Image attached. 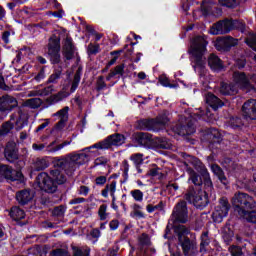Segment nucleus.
<instances>
[{"instance_id":"nucleus-1","label":"nucleus","mask_w":256,"mask_h":256,"mask_svg":"<svg viewBox=\"0 0 256 256\" xmlns=\"http://www.w3.org/2000/svg\"><path fill=\"white\" fill-rule=\"evenodd\" d=\"M207 38L205 36H197L193 39L189 53L192 66L196 73H204L205 65H207V59L205 58V53H207Z\"/></svg>"},{"instance_id":"nucleus-2","label":"nucleus","mask_w":256,"mask_h":256,"mask_svg":"<svg viewBox=\"0 0 256 256\" xmlns=\"http://www.w3.org/2000/svg\"><path fill=\"white\" fill-rule=\"evenodd\" d=\"M232 205L238 208V214L248 223H256V205L253 197L247 193H235L232 198Z\"/></svg>"},{"instance_id":"nucleus-3","label":"nucleus","mask_w":256,"mask_h":256,"mask_svg":"<svg viewBox=\"0 0 256 256\" xmlns=\"http://www.w3.org/2000/svg\"><path fill=\"white\" fill-rule=\"evenodd\" d=\"M89 161V156L85 153L72 152L62 158H55L54 167L64 169L67 175L75 173L81 165H85Z\"/></svg>"},{"instance_id":"nucleus-4","label":"nucleus","mask_w":256,"mask_h":256,"mask_svg":"<svg viewBox=\"0 0 256 256\" xmlns=\"http://www.w3.org/2000/svg\"><path fill=\"white\" fill-rule=\"evenodd\" d=\"M51 177L45 172L40 173L36 179V185L41 191L45 193H55L57 191V185H63L67 178L59 171V169L51 170Z\"/></svg>"},{"instance_id":"nucleus-5","label":"nucleus","mask_w":256,"mask_h":256,"mask_svg":"<svg viewBox=\"0 0 256 256\" xmlns=\"http://www.w3.org/2000/svg\"><path fill=\"white\" fill-rule=\"evenodd\" d=\"M233 77L235 84H228L225 82L221 84L220 93L222 95H236L239 89H246L247 91H251V89H253V85L249 81V78L245 76V73L235 72Z\"/></svg>"},{"instance_id":"nucleus-6","label":"nucleus","mask_w":256,"mask_h":256,"mask_svg":"<svg viewBox=\"0 0 256 256\" xmlns=\"http://www.w3.org/2000/svg\"><path fill=\"white\" fill-rule=\"evenodd\" d=\"M175 233H177L178 235L179 243L185 255H193L197 253V244L189 240V238L185 237V235L189 233V230L185 226L183 225L178 226L175 229Z\"/></svg>"},{"instance_id":"nucleus-7","label":"nucleus","mask_w":256,"mask_h":256,"mask_svg":"<svg viewBox=\"0 0 256 256\" xmlns=\"http://www.w3.org/2000/svg\"><path fill=\"white\" fill-rule=\"evenodd\" d=\"M125 143V136L123 134H113L108 136L104 141L98 142L90 147L84 148L82 151H89V149H109L110 147H119Z\"/></svg>"},{"instance_id":"nucleus-8","label":"nucleus","mask_w":256,"mask_h":256,"mask_svg":"<svg viewBox=\"0 0 256 256\" xmlns=\"http://www.w3.org/2000/svg\"><path fill=\"white\" fill-rule=\"evenodd\" d=\"M169 123V112L163 111L156 119L142 120L140 121V129L146 131H157V127L160 125H167Z\"/></svg>"},{"instance_id":"nucleus-9","label":"nucleus","mask_w":256,"mask_h":256,"mask_svg":"<svg viewBox=\"0 0 256 256\" xmlns=\"http://www.w3.org/2000/svg\"><path fill=\"white\" fill-rule=\"evenodd\" d=\"M230 209L231 205L229 204V200L226 198H221L219 200V204L215 207V210L212 213L214 223H222L223 219L229 215Z\"/></svg>"},{"instance_id":"nucleus-10","label":"nucleus","mask_w":256,"mask_h":256,"mask_svg":"<svg viewBox=\"0 0 256 256\" xmlns=\"http://www.w3.org/2000/svg\"><path fill=\"white\" fill-rule=\"evenodd\" d=\"M185 199L189 203H193V205L199 209H202V207H207V204L209 203L207 194L203 190H198L197 192H188L185 196Z\"/></svg>"},{"instance_id":"nucleus-11","label":"nucleus","mask_w":256,"mask_h":256,"mask_svg":"<svg viewBox=\"0 0 256 256\" xmlns=\"http://www.w3.org/2000/svg\"><path fill=\"white\" fill-rule=\"evenodd\" d=\"M61 39L58 36L53 35L49 39L48 44V54L51 57L52 63H59L61 59V55H59V51H61Z\"/></svg>"},{"instance_id":"nucleus-12","label":"nucleus","mask_w":256,"mask_h":256,"mask_svg":"<svg viewBox=\"0 0 256 256\" xmlns=\"http://www.w3.org/2000/svg\"><path fill=\"white\" fill-rule=\"evenodd\" d=\"M192 165L194 169H196V171H198V173H200L204 178L205 187H207L208 191H211V189H213V182L211 181L209 172L207 171L205 165H203V162L197 158H192Z\"/></svg>"},{"instance_id":"nucleus-13","label":"nucleus","mask_w":256,"mask_h":256,"mask_svg":"<svg viewBox=\"0 0 256 256\" xmlns=\"http://www.w3.org/2000/svg\"><path fill=\"white\" fill-rule=\"evenodd\" d=\"M9 179L10 181H21L23 173L20 170H13V168L0 164V181Z\"/></svg>"},{"instance_id":"nucleus-14","label":"nucleus","mask_w":256,"mask_h":256,"mask_svg":"<svg viewBox=\"0 0 256 256\" xmlns=\"http://www.w3.org/2000/svg\"><path fill=\"white\" fill-rule=\"evenodd\" d=\"M172 217H174L175 221H177L178 223H187L189 219L188 212H187V203L185 202L178 203L177 206L174 208Z\"/></svg>"},{"instance_id":"nucleus-15","label":"nucleus","mask_w":256,"mask_h":256,"mask_svg":"<svg viewBox=\"0 0 256 256\" xmlns=\"http://www.w3.org/2000/svg\"><path fill=\"white\" fill-rule=\"evenodd\" d=\"M239 44V40L233 37L218 38L215 42V47L218 51H229L231 47H235Z\"/></svg>"},{"instance_id":"nucleus-16","label":"nucleus","mask_w":256,"mask_h":256,"mask_svg":"<svg viewBox=\"0 0 256 256\" xmlns=\"http://www.w3.org/2000/svg\"><path fill=\"white\" fill-rule=\"evenodd\" d=\"M242 115L247 121L256 119V100H248L242 106Z\"/></svg>"},{"instance_id":"nucleus-17","label":"nucleus","mask_w":256,"mask_h":256,"mask_svg":"<svg viewBox=\"0 0 256 256\" xmlns=\"http://www.w3.org/2000/svg\"><path fill=\"white\" fill-rule=\"evenodd\" d=\"M224 29V34L233 31V29H239L240 31H245V23L239 20H223L219 22Z\"/></svg>"},{"instance_id":"nucleus-18","label":"nucleus","mask_w":256,"mask_h":256,"mask_svg":"<svg viewBox=\"0 0 256 256\" xmlns=\"http://www.w3.org/2000/svg\"><path fill=\"white\" fill-rule=\"evenodd\" d=\"M17 105V99L13 96L4 95L0 97V111H13Z\"/></svg>"},{"instance_id":"nucleus-19","label":"nucleus","mask_w":256,"mask_h":256,"mask_svg":"<svg viewBox=\"0 0 256 256\" xmlns=\"http://www.w3.org/2000/svg\"><path fill=\"white\" fill-rule=\"evenodd\" d=\"M70 93L67 91V88H63L60 92L51 95L47 101L51 105H55V103H59L60 101H63L64 99H67L69 97Z\"/></svg>"},{"instance_id":"nucleus-20","label":"nucleus","mask_w":256,"mask_h":256,"mask_svg":"<svg viewBox=\"0 0 256 256\" xmlns=\"http://www.w3.org/2000/svg\"><path fill=\"white\" fill-rule=\"evenodd\" d=\"M208 65L213 71H221L223 69V61L215 54H210L208 57Z\"/></svg>"},{"instance_id":"nucleus-21","label":"nucleus","mask_w":256,"mask_h":256,"mask_svg":"<svg viewBox=\"0 0 256 256\" xmlns=\"http://www.w3.org/2000/svg\"><path fill=\"white\" fill-rule=\"evenodd\" d=\"M55 91V88L53 86H48L45 88H36L35 90H32L29 92V97H47V95H51Z\"/></svg>"},{"instance_id":"nucleus-22","label":"nucleus","mask_w":256,"mask_h":256,"mask_svg":"<svg viewBox=\"0 0 256 256\" xmlns=\"http://www.w3.org/2000/svg\"><path fill=\"white\" fill-rule=\"evenodd\" d=\"M63 53H64V57H66V59L73 58V54L75 53V47L73 46V39H71L69 37H67L65 39Z\"/></svg>"},{"instance_id":"nucleus-23","label":"nucleus","mask_w":256,"mask_h":256,"mask_svg":"<svg viewBox=\"0 0 256 256\" xmlns=\"http://www.w3.org/2000/svg\"><path fill=\"white\" fill-rule=\"evenodd\" d=\"M117 191V182L112 181L109 184L105 186V188L102 190L101 195L102 197H109V195L112 197L113 201H115V193Z\"/></svg>"},{"instance_id":"nucleus-24","label":"nucleus","mask_w":256,"mask_h":256,"mask_svg":"<svg viewBox=\"0 0 256 256\" xmlns=\"http://www.w3.org/2000/svg\"><path fill=\"white\" fill-rule=\"evenodd\" d=\"M68 145H71V141H64L61 144L57 143V140L51 142L48 146H46L47 153H57L61 151V149H65Z\"/></svg>"},{"instance_id":"nucleus-25","label":"nucleus","mask_w":256,"mask_h":256,"mask_svg":"<svg viewBox=\"0 0 256 256\" xmlns=\"http://www.w3.org/2000/svg\"><path fill=\"white\" fill-rule=\"evenodd\" d=\"M206 103L210 105V107H212L214 111H217L219 107H223V101H221L217 96L211 93H208L206 95Z\"/></svg>"},{"instance_id":"nucleus-26","label":"nucleus","mask_w":256,"mask_h":256,"mask_svg":"<svg viewBox=\"0 0 256 256\" xmlns=\"http://www.w3.org/2000/svg\"><path fill=\"white\" fill-rule=\"evenodd\" d=\"M16 199L20 205H27L33 199V194L29 190H22L16 194Z\"/></svg>"},{"instance_id":"nucleus-27","label":"nucleus","mask_w":256,"mask_h":256,"mask_svg":"<svg viewBox=\"0 0 256 256\" xmlns=\"http://www.w3.org/2000/svg\"><path fill=\"white\" fill-rule=\"evenodd\" d=\"M233 237H235V233L233 232V228L230 225H226L222 230V239L226 245H229L231 241H233Z\"/></svg>"},{"instance_id":"nucleus-28","label":"nucleus","mask_w":256,"mask_h":256,"mask_svg":"<svg viewBox=\"0 0 256 256\" xmlns=\"http://www.w3.org/2000/svg\"><path fill=\"white\" fill-rule=\"evenodd\" d=\"M9 215L13 221H21V219H25V211L17 206L10 209Z\"/></svg>"},{"instance_id":"nucleus-29","label":"nucleus","mask_w":256,"mask_h":256,"mask_svg":"<svg viewBox=\"0 0 256 256\" xmlns=\"http://www.w3.org/2000/svg\"><path fill=\"white\" fill-rule=\"evenodd\" d=\"M211 170L214 173V175L218 177L219 181L223 183V185H227V183H229V181L227 180V177L225 176V173L223 172L221 167H219L217 164H213L211 166Z\"/></svg>"},{"instance_id":"nucleus-30","label":"nucleus","mask_w":256,"mask_h":256,"mask_svg":"<svg viewBox=\"0 0 256 256\" xmlns=\"http://www.w3.org/2000/svg\"><path fill=\"white\" fill-rule=\"evenodd\" d=\"M53 117H57L59 119L60 125H63V123H67L69 119V106H66L53 114Z\"/></svg>"},{"instance_id":"nucleus-31","label":"nucleus","mask_w":256,"mask_h":256,"mask_svg":"<svg viewBox=\"0 0 256 256\" xmlns=\"http://www.w3.org/2000/svg\"><path fill=\"white\" fill-rule=\"evenodd\" d=\"M4 155L8 161L17 159V151H15V143H8L4 150Z\"/></svg>"},{"instance_id":"nucleus-32","label":"nucleus","mask_w":256,"mask_h":256,"mask_svg":"<svg viewBox=\"0 0 256 256\" xmlns=\"http://www.w3.org/2000/svg\"><path fill=\"white\" fill-rule=\"evenodd\" d=\"M186 173L189 175L188 181H191L194 185H201V183H203L197 172H195L191 167H187Z\"/></svg>"},{"instance_id":"nucleus-33","label":"nucleus","mask_w":256,"mask_h":256,"mask_svg":"<svg viewBox=\"0 0 256 256\" xmlns=\"http://www.w3.org/2000/svg\"><path fill=\"white\" fill-rule=\"evenodd\" d=\"M42 104L43 100L40 98H31L23 103L24 107H29V109H38V107H41Z\"/></svg>"},{"instance_id":"nucleus-34","label":"nucleus","mask_w":256,"mask_h":256,"mask_svg":"<svg viewBox=\"0 0 256 256\" xmlns=\"http://www.w3.org/2000/svg\"><path fill=\"white\" fill-rule=\"evenodd\" d=\"M209 32L210 35H225V29L222 28L220 22L213 24Z\"/></svg>"},{"instance_id":"nucleus-35","label":"nucleus","mask_w":256,"mask_h":256,"mask_svg":"<svg viewBox=\"0 0 256 256\" xmlns=\"http://www.w3.org/2000/svg\"><path fill=\"white\" fill-rule=\"evenodd\" d=\"M125 69V66L123 65H119V66H116L114 68V70H112L108 76H107V81H111V79H113V77H115V75H123V71Z\"/></svg>"},{"instance_id":"nucleus-36","label":"nucleus","mask_w":256,"mask_h":256,"mask_svg":"<svg viewBox=\"0 0 256 256\" xmlns=\"http://www.w3.org/2000/svg\"><path fill=\"white\" fill-rule=\"evenodd\" d=\"M213 2L211 0H204L201 5V11L203 15H209L211 13V7H213Z\"/></svg>"},{"instance_id":"nucleus-37","label":"nucleus","mask_w":256,"mask_h":256,"mask_svg":"<svg viewBox=\"0 0 256 256\" xmlns=\"http://www.w3.org/2000/svg\"><path fill=\"white\" fill-rule=\"evenodd\" d=\"M130 195L137 203H141L143 201L144 194L143 191L139 189L130 191Z\"/></svg>"},{"instance_id":"nucleus-38","label":"nucleus","mask_w":256,"mask_h":256,"mask_svg":"<svg viewBox=\"0 0 256 256\" xmlns=\"http://www.w3.org/2000/svg\"><path fill=\"white\" fill-rule=\"evenodd\" d=\"M13 127H15V125L13 124V121H11L10 119V121L2 125L0 135H7V133H10L11 130H13Z\"/></svg>"},{"instance_id":"nucleus-39","label":"nucleus","mask_w":256,"mask_h":256,"mask_svg":"<svg viewBox=\"0 0 256 256\" xmlns=\"http://www.w3.org/2000/svg\"><path fill=\"white\" fill-rule=\"evenodd\" d=\"M130 160L134 163L135 167H139V165H143V154H132L130 156Z\"/></svg>"},{"instance_id":"nucleus-40","label":"nucleus","mask_w":256,"mask_h":256,"mask_svg":"<svg viewBox=\"0 0 256 256\" xmlns=\"http://www.w3.org/2000/svg\"><path fill=\"white\" fill-rule=\"evenodd\" d=\"M248 47H251L253 51H256V34H249L245 40Z\"/></svg>"},{"instance_id":"nucleus-41","label":"nucleus","mask_w":256,"mask_h":256,"mask_svg":"<svg viewBox=\"0 0 256 256\" xmlns=\"http://www.w3.org/2000/svg\"><path fill=\"white\" fill-rule=\"evenodd\" d=\"M98 215L101 221H105L107 217H109V213H107V204H102L98 209Z\"/></svg>"},{"instance_id":"nucleus-42","label":"nucleus","mask_w":256,"mask_h":256,"mask_svg":"<svg viewBox=\"0 0 256 256\" xmlns=\"http://www.w3.org/2000/svg\"><path fill=\"white\" fill-rule=\"evenodd\" d=\"M146 211L148 213H155V211H163V202H160L157 205L148 204L146 206Z\"/></svg>"},{"instance_id":"nucleus-43","label":"nucleus","mask_w":256,"mask_h":256,"mask_svg":"<svg viewBox=\"0 0 256 256\" xmlns=\"http://www.w3.org/2000/svg\"><path fill=\"white\" fill-rule=\"evenodd\" d=\"M158 147H160V149H171L173 144H171V141H169L167 138H161L158 140Z\"/></svg>"},{"instance_id":"nucleus-44","label":"nucleus","mask_w":256,"mask_h":256,"mask_svg":"<svg viewBox=\"0 0 256 256\" xmlns=\"http://www.w3.org/2000/svg\"><path fill=\"white\" fill-rule=\"evenodd\" d=\"M11 121L13 122V125H15L16 131H19L25 127V121H23L22 118L11 117Z\"/></svg>"},{"instance_id":"nucleus-45","label":"nucleus","mask_w":256,"mask_h":256,"mask_svg":"<svg viewBox=\"0 0 256 256\" xmlns=\"http://www.w3.org/2000/svg\"><path fill=\"white\" fill-rule=\"evenodd\" d=\"M135 137L140 145H147V140L149 139V136L146 133H136Z\"/></svg>"},{"instance_id":"nucleus-46","label":"nucleus","mask_w":256,"mask_h":256,"mask_svg":"<svg viewBox=\"0 0 256 256\" xmlns=\"http://www.w3.org/2000/svg\"><path fill=\"white\" fill-rule=\"evenodd\" d=\"M47 162L43 159H37L34 163V168L36 171H43V169H46Z\"/></svg>"},{"instance_id":"nucleus-47","label":"nucleus","mask_w":256,"mask_h":256,"mask_svg":"<svg viewBox=\"0 0 256 256\" xmlns=\"http://www.w3.org/2000/svg\"><path fill=\"white\" fill-rule=\"evenodd\" d=\"M101 51L99 44H89L88 45V55H97Z\"/></svg>"},{"instance_id":"nucleus-48","label":"nucleus","mask_w":256,"mask_h":256,"mask_svg":"<svg viewBox=\"0 0 256 256\" xmlns=\"http://www.w3.org/2000/svg\"><path fill=\"white\" fill-rule=\"evenodd\" d=\"M159 83L163 86V87H170V89H173V87H175L174 85L171 84V82H169V78L165 75H161L159 77Z\"/></svg>"},{"instance_id":"nucleus-49","label":"nucleus","mask_w":256,"mask_h":256,"mask_svg":"<svg viewBox=\"0 0 256 256\" xmlns=\"http://www.w3.org/2000/svg\"><path fill=\"white\" fill-rule=\"evenodd\" d=\"M61 79V70H56L48 79V83H57Z\"/></svg>"},{"instance_id":"nucleus-50","label":"nucleus","mask_w":256,"mask_h":256,"mask_svg":"<svg viewBox=\"0 0 256 256\" xmlns=\"http://www.w3.org/2000/svg\"><path fill=\"white\" fill-rule=\"evenodd\" d=\"M219 4L222 5V7H235L237 0H219Z\"/></svg>"},{"instance_id":"nucleus-51","label":"nucleus","mask_w":256,"mask_h":256,"mask_svg":"<svg viewBox=\"0 0 256 256\" xmlns=\"http://www.w3.org/2000/svg\"><path fill=\"white\" fill-rule=\"evenodd\" d=\"M229 251L232 256H243V251H241V248L237 246H230Z\"/></svg>"},{"instance_id":"nucleus-52","label":"nucleus","mask_w":256,"mask_h":256,"mask_svg":"<svg viewBox=\"0 0 256 256\" xmlns=\"http://www.w3.org/2000/svg\"><path fill=\"white\" fill-rule=\"evenodd\" d=\"M65 211H66L65 206H58L54 208L53 215H55L56 217H61V215L65 214Z\"/></svg>"},{"instance_id":"nucleus-53","label":"nucleus","mask_w":256,"mask_h":256,"mask_svg":"<svg viewBox=\"0 0 256 256\" xmlns=\"http://www.w3.org/2000/svg\"><path fill=\"white\" fill-rule=\"evenodd\" d=\"M201 247H207L209 245V234L207 232H204L201 236Z\"/></svg>"},{"instance_id":"nucleus-54","label":"nucleus","mask_w":256,"mask_h":256,"mask_svg":"<svg viewBox=\"0 0 256 256\" xmlns=\"http://www.w3.org/2000/svg\"><path fill=\"white\" fill-rule=\"evenodd\" d=\"M74 256H87V251H83L81 248L73 247Z\"/></svg>"},{"instance_id":"nucleus-55","label":"nucleus","mask_w":256,"mask_h":256,"mask_svg":"<svg viewBox=\"0 0 256 256\" xmlns=\"http://www.w3.org/2000/svg\"><path fill=\"white\" fill-rule=\"evenodd\" d=\"M79 81H80L79 78L75 76L72 86L70 88L71 93H75V91H77V87H79Z\"/></svg>"},{"instance_id":"nucleus-56","label":"nucleus","mask_w":256,"mask_h":256,"mask_svg":"<svg viewBox=\"0 0 256 256\" xmlns=\"http://www.w3.org/2000/svg\"><path fill=\"white\" fill-rule=\"evenodd\" d=\"M45 144H42V143H40V144H37V143H34V144H32V149L34 150V151H43V149H45Z\"/></svg>"},{"instance_id":"nucleus-57","label":"nucleus","mask_w":256,"mask_h":256,"mask_svg":"<svg viewBox=\"0 0 256 256\" xmlns=\"http://www.w3.org/2000/svg\"><path fill=\"white\" fill-rule=\"evenodd\" d=\"M96 185H105L107 183V177L100 176L96 178Z\"/></svg>"},{"instance_id":"nucleus-58","label":"nucleus","mask_w":256,"mask_h":256,"mask_svg":"<svg viewBox=\"0 0 256 256\" xmlns=\"http://www.w3.org/2000/svg\"><path fill=\"white\" fill-rule=\"evenodd\" d=\"M109 227L112 231L119 229V220H112L109 224Z\"/></svg>"},{"instance_id":"nucleus-59","label":"nucleus","mask_w":256,"mask_h":256,"mask_svg":"<svg viewBox=\"0 0 256 256\" xmlns=\"http://www.w3.org/2000/svg\"><path fill=\"white\" fill-rule=\"evenodd\" d=\"M79 194L84 195V197H87V195H89V187L81 186L79 189Z\"/></svg>"},{"instance_id":"nucleus-60","label":"nucleus","mask_w":256,"mask_h":256,"mask_svg":"<svg viewBox=\"0 0 256 256\" xmlns=\"http://www.w3.org/2000/svg\"><path fill=\"white\" fill-rule=\"evenodd\" d=\"M81 203H85V198H74L70 200V205H79Z\"/></svg>"},{"instance_id":"nucleus-61","label":"nucleus","mask_w":256,"mask_h":256,"mask_svg":"<svg viewBox=\"0 0 256 256\" xmlns=\"http://www.w3.org/2000/svg\"><path fill=\"white\" fill-rule=\"evenodd\" d=\"M95 165H106L107 158L105 157H99L94 161Z\"/></svg>"},{"instance_id":"nucleus-62","label":"nucleus","mask_w":256,"mask_h":256,"mask_svg":"<svg viewBox=\"0 0 256 256\" xmlns=\"http://www.w3.org/2000/svg\"><path fill=\"white\" fill-rule=\"evenodd\" d=\"M232 127H241L242 122H241V118H233L232 122H231Z\"/></svg>"},{"instance_id":"nucleus-63","label":"nucleus","mask_w":256,"mask_h":256,"mask_svg":"<svg viewBox=\"0 0 256 256\" xmlns=\"http://www.w3.org/2000/svg\"><path fill=\"white\" fill-rule=\"evenodd\" d=\"M53 256H68L67 251L58 249L53 252Z\"/></svg>"},{"instance_id":"nucleus-64","label":"nucleus","mask_w":256,"mask_h":256,"mask_svg":"<svg viewBox=\"0 0 256 256\" xmlns=\"http://www.w3.org/2000/svg\"><path fill=\"white\" fill-rule=\"evenodd\" d=\"M42 79H45V70L42 69L38 75L35 76V81H42Z\"/></svg>"}]
</instances>
